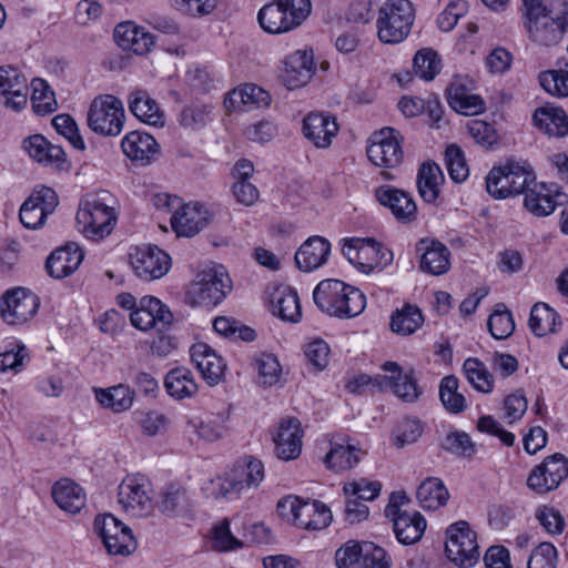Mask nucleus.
Returning <instances> with one entry per match:
<instances>
[{"label": "nucleus", "mask_w": 568, "mask_h": 568, "mask_svg": "<svg viewBox=\"0 0 568 568\" xmlns=\"http://www.w3.org/2000/svg\"><path fill=\"white\" fill-rule=\"evenodd\" d=\"M445 450L463 457H471L475 452V444L471 442L469 435L465 432H450L446 435L443 443Z\"/></svg>", "instance_id": "56"}, {"label": "nucleus", "mask_w": 568, "mask_h": 568, "mask_svg": "<svg viewBox=\"0 0 568 568\" xmlns=\"http://www.w3.org/2000/svg\"><path fill=\"white\" fill-rule=\"evenodd\" d=\"M315 73L314 55L310 50H297L283 61L281 80L290 89L306 85Z\"/></svg>", "instance_id": "18"}, {"label": "nucleus", "mask_w": 568, "mask_h": 568, "mask_svg": "<svg viewBox=\"0 0 568 568\" xmlns=\"http://www.w3.org/2000/svg\"><path fill=\"white\" fill-rule=\"evenodd\" d=\"M271 95L267 91L256 84H244L234 89L225 100L227 108L239 111H247L252 108L266 106L270 104Z\"/></svg>", "instance_id": "33"}, {"label": "nucleus", "mask_w": 568, "mask_h": 568, "mask_svg": "<svg viewBox=\"0 0 568 568\" xmlns=\"http://www.w3.org/2000/svg\"><path fill=\"white\" fill-rule=\"evenodd\" d=\"M87 120L89 128L97 134L116 136L124 125L123 103L112 94L98 95L89 106Z\"/></svg>", "instance_id": "6"}, {"label": "nucleus", "mask_w": 568, "mask_h": 568, "mask_svg": "<svg viewBox=\"0 0 568 568\" xmlns=\"http://www.w3.org/2000/svg\"><path fill=\"white\" fill-rule=\"evenodd\" d=\"M58 205V195L51 187L43 186L33 192L21 205L19 217L21 223L31 230L41 227L49 214Z\"/></svg>", "instance_id": "17"}, {"label": "nucleus", "mask_w": 568, "mask_h": 568, "mask_svg": "<svg viewBox=\"0 0 568 568\" xmlns=\"http://www.w3.org/2000/svg\"><path fill=\"white\" fill-rule=\"evenodd\" d=\"M212 111V104L195 101L182 109L178 116V121L184 129L196 131L211 122Z\"/></svg>", "instance_id": "41"}, {"label": "nucleus", "mask_w": 568, "mask_h": 568, "mask_svg": "<svg viewBox=\"0 0 568 568\" xmlns=\"http://www.w3.org/2000/svg\"><path fill=\"white\" fill-rule=\"evenodd\" d=\"M121 149L126 158L141 165H148L160 153L156 140L144 131H131L121 141Z\"/></svg>", "instance_id": "23"}, {"label": "nucleus", "mask_w": 568, "mask_h": 568, "mask_svg": "<svg viewBox=\"0 0 568 568\" xmlns=\"http://www.w3.org/2000/svg\"><path fill=\"white\" fill-rule=\"evenodd\" d=\"M111 202L112 196L108 191L87 194L80 201L77 223L88 239L100 240L112 232L116 214Z\"/></svg>", "instance_id": "2"}, {"label": "nucleus", "mask_w": 568, "mask_h": 568, "mask_svg": "<svg viewBox=\"0 0 568 568\" xmlns=\"http://www.w3.org/2000/svg\"><path fill=\"white\" fill-rule=\"evenodd\" d=\"M375 195L377 201L387 206L397 220L412 222L416 219L417 206L408 193L392 186H381L376 189Z\"/></svg>", "instance_id": "25"}, {"label": "nucleus", "mask_w": 568, "mask_h": 568, "mask_svg": "<svg viewBox=\"0 0 568 568\" xmlns=\"http://www.w3.org/2000/svg\"><path fill=\"white\" fill-rule=\"evenodd\" d=\"M358 449L352 445L331 444V449L324 458L327 468L338 473L353 468L358 464Z\"/></svg>", "instance_id": "45"}, {"label": "nucleus", "mask_w": 568, "mask_h": 568, "mask_svg": "<svg viewBox=\"0 0 568 568\" xmlns=\"http://www.w3.org/2000/svg\"><path fill=\"white\" fill-rule=\"evenodd\" d=\"M445 552L447 558L460 568L474 566L479 558L477 535L469 524L459 520L446 530Z\"/></svg>", "instance_id": "8"}, {"label": "nucleus", "mask_w": 568, "mask_h": 568, "mask_svg": "<svg viewBox=\"0 0 568 568\" xmlns=\"http://www.w3.org/2000/svg\"><path fill=\"white\" fill-rule=\"evenodd\" d=\"M568 477V458L556 453L536 466L527 478V485L537 494L556 489Z\"/></svg>", "instance_id": "14"}, {"label": "nucleus", "mask_w": 568, "mask_h": 568, "mask_svg": "<svg viewBox=\"0 0 568 568\" xmlns=\"http://www.w3.org/2000/svg\"><path fill=\"white\" fill-rule=\"evenodd\" d=\"M390 520L397 540L404 545L420 540L426 529V519L418 511L397 515Z\"/></svg>", "instance_id": "34"}, {"label": "nucleus", "mask_w": 568, "mask_h": 568, "mask_svg": "<svg viewBox=\"0 0 568 568\" xmlns=\"http://www.w3.org/2000/svg\"><path fill=\"white\" fill-rule=\"evenodd\" d=\"M212 541L213 548L220 551H230L242 547V541L232 535L226 518L212 528Z\"/></svg>", "instance_id": "59"}, {"label": "nucleus", "mask_w": 568, "mask_h": 568, "mask_svg": "<svg viewBox=\"0 0 568 568\" xmlns=\"http://www.w3.org/2000/svg\"><path fill=\"white\" fill-rule=\"evenodd\" d=\"M506 169L510 170V179L513 182V192L515 195L526 194L530 189V184L535 183V174L527 161L508 160Z\"/></svg>", "instance_id": "51"}, {"label": "nucleus", "mask_w": 568, "mask_h": 568, "mask_svg": "<svg viewBox=\"0 0 568 568\" xmlns=\"http://www.w3.org/2000/svg\"><path fill=\"white\" fill-rule=\"evenodd\" d=\"M337 132L338 124L329 115L312 112L303 120V134L316 148H328Z\"/></svg>", "instance_id": "26"}, {"label": "nucleus", "mask_w": 568, "mask_h": 568, "mask_svg": "<svg viewBox=\"0 0 568 568\" xmlns=\"http://www.w3.org/2000/svg\"><path fill=\"white\" fill-rule=\"evenodd\" d=\"M331 244L321 236L306 240L295 254L296 266L303 272H312L327 262Z\"/></svg>", "instance_id": "27"}, {"label": "nucleus", "mask_w": 568, "mask_h": 568, "mask_svg": "<svg viewBox=\"0 0 568 568\" xmlns=\"http://www.w3.org/2000/svg\"><path fill=\"white\" fill-rule=\"evenodd\" d=\"M114 41L124 51L144 55L154 45V36L132 21L119 23L113 33Z\"/></svg>", "instance_id": "24"}, {"label": "nucleus", "mask_w": 568, "mask_h": 568, "mask_svg": "<svg viewBox=\"0 0 568 568\" xmlns=\"http://www.w3.org/2000/svg\"><path fill=\"white\" fill-rule=\"evenodd\" d=\"M445 178L442 169L435 162H424L417 173V189L420 197L427 203H434L440 193Z\"/></svg>", "instance_id": "35"}, {"label": "nucleus", "mask_w": 568, "mask_h": 568, "mask_svg": "<svg viewBox=\"0 0 568 568\" xmlns=\"http://www.w3.org/2000/svg\"><path fill=\"white\" fill-rule=\"evenodd\" d=\"M381 489L382 485L379 481H368L365 478L347 483L343 487L345 496L357 497V499L366 501L374 500L378 497Z\"/></svg>", "instance_id": "60"}, {"label": "nucleus", "mask_w": 568, "mask_h": 568, "mask_svg": "<svg viewBox=\"0 0 568 568\" xmlns=\"http://www.w3.org/2000/svg\"><path fill=\"white\" fill-rule=\"evenodd\" d=\"M29 87L23 73L11 65L0 67V101L13 110L27 105Z\"/></svg>", "instance_id": "20"}, {"label": "nucleus", "mask_w": 568, "mask_h": 568, "mask_svg": "<svg viewBox=\"0 0 568 568\" xmlns=\"http://www.w3.org/2000/svg\"><path fill=\"white\" fill-rule=\"evenodd\" d=\"M52 125L59 134L68 139L74 149L80 151L85 149L84 141L72 116L69 114H58L52 119Z\"/></svg>", "instance_id": "55"}, {"label": "nucleus", "mask_w": 568, "mask_h": 568, "mask_svg": "<svg viewBox=\"0 0 568 568\" xmlns=\"http://www.w3.org/2000/svg\"><path fill=\"white\" fill-rule=\"evenodd\" d=\"M528 39L539 47L559 44L568 31V10L560 14L549 13L530 22H524Z\"/></svg>", "instance_id": "15"}, {"label": "nucleus", "mask_w": 568, "mask_h": 568, "mask_svg": "<svg viewBox=\"0 0 568 568\" xmlns=\"http://www.w3.org/2000/svg\"><path fill=\"white\" fill-rule=\"evenodd\" d=\"M97 400L114 413H122L131 408L134 400V390L128 385L119 384L106 389L95 392Z\"/></svg>", "instance_id": "39"}, {"label": "nucleus", "mask_w": 568, "mask_h": 568, "mask_svg": "<svg viewBox=\"0 0 568 568\" xmlns=\"http://www.w3.org/2000/svg\"><path fill=\"white\" fill-rule=\"evenodd\" d=\"M382 368L393 375H376L374 381L377 383L378 389H390L405 403H415L419 399L423 394V389L418 385L413 369L404 373L396 362H385Z\"/></svg>", "instance_id": "13"}, {"label": "nucleus", "mask_w": 568, "mask_h": 568, "mask_svg": "<svg viewBox=\"0 0 568 568\" xmlns=\"http://www.w3.org/2000/svg\"><path fill=\"white\" fill-rule=\"evenodd\" d=\"M560 320L558 313L546 303H536L529 317V327L536 336H545L556 331L557 321Z\"/></svg>", "instance_id": "43"}, {"label": "nucleus", "mask_w": 568, "mask_h": 568, "mask_svg": "<svg viewBox=\"0 0 568 568\" xmlns=\"http://www.w3.org/2000/svg\"><path fill=\"white\" fill-rule=\"evenodd\" d=\"M558 552L551 542L539 544L531 552L528 568H556Z\"/></svg>", "instance_id": "61"}, {"label": "nucleus", "mask_w": 568, "mask_h": 568, "mask_svg": "<svg viewBox=\"0 0 568 568\" xmlns=\"http://www.w3.org/2000/svg\"><path fill=\"white\" fill-rule=\"evenodd\" d=\"M313 300L321 311L338 317H354L364 311L366 304L358 288L339 280L320 282L313 292Z\"/></svg>", "instance_id": "1"}, {"label": "nucleus", "mask_w": 568, "mask_h": 568, "mask_svg": "<svg viewBox=\"0 0 568 568\" xmlns=\"http://www.w3.org/2000/svg\"><path fill=\"white\" fill-rule=\"evenodd\" d=\"M118 501L126 514L146 516L153 508L151 483L143 475L126 476L119 485Z\"/></svg>", "instance_id": "9"}, {"label": "nucleus", "mask_w": 568, "mask_h": 568, "mask_svg": "<svg viewBox=\"0 0 568 568\" xmlns=\"http://www.w3.org/2000/svg\"><path fill=\"white\" fill-rule=\"evenodd\" d=\"M486 190L495 199L515 196L510 170L506 169V164L490 170L486 178Z\"/></svg>", "instance_id": "48"}, {"label": "nucleus", "mask_w": 568, "mask_h": 568, "mask_svg": "<svg viewBox=\"0 0 568 568\" xmlns=\"http://www.w3.org/2000/svg\"><path fill=\"white\" fill-rule=\"evenodd\" d=\"M271 304L273 314L283 321L297 323L302 317L298 295L288 286L277 287L272 294Z\"/></svg>", "instance_id": "36"}, {"label": "nucleus", "mask_w": 568, "mask_h": 568, "mask_svg": "<svg viewBox=\"0 0 568 568\" xmlns=\"http://www.w3.org/2000/svg\"><path fill=\"white\" fill-rule=\"evenodd\" d=\"M545 184L536 185L525 194V207L538 216H547L552 213L558 204Z\"/></svg>", "instance_id": "42"}, {"label": "nucleus", "mask_w": 568, "mask_h": 568, "mask_svg": "<svg viewBox=\"0 0 568 568\" xmlns=\"http://www.w3.org/2000/svg\"><path fill=\"white\" fill-rule=\"evenodd\" d=\"M403 136L389 126L383 128L372 134L366 153L369 161L381 168L393 169L398 166L404 156L402 149Z\"/></svg>", "instance_id": "11"}, {"label": "nucleus", "mask_w": 568, "mask_h": 568, "mask_svg": "<svg viewBox=\"0 0 568 568\" xmlns=\"http://www.w3.org/2000/svg\"><path fill=\"white\" fill-rule=\"evenodd\" d=\"M160 510L169 516L187 513L191 508V499L186 489L178 485H169L161 495Z\"/></svg>", "instance_id": "40"}, {"label": "nucleus", "mask_w": 568, "mask_h": 568, "mask_svg": "<svg viewBox=\"0 0 568 568\" xmlns=\"http://www.w3.org/2000/svg\"><path fill=\"white\" fill-rule=\"evenodd\" d=\"M464 374L469 384L481 393H490L494 387V377L486 365L478 358L469 357L463 365Z\"/></svg>", "instance_id": "47"}, {"label": "nucleus", "mask_w": 568, "mask_h": 568, "mask_svg": "<svg viewBox=\"0 0 568 568\" xmlns=\"http://www.w3.org/2000/svg\"><path fill=\"white\" fill-rule=\"evenodd\" d=\"M415 73L426 81L433 80L440 70V60L432 49H422L414 57Z\"/></svg>", "instance_id": "52"}, {"label": "nucleus", "mask_w": 568, "mask_h": 568, "mask_svg": "<svg viewBox=\"0 0 568 568\" xmlns=\"http://www.w3.org/2000/svg\"><path fill=\"white\" fill-rule=\"evenodd\" d=\"M303 429L297 418L282 419L273 437L275 454L282 460H292L302 450Z\"/></svg>", "instance_id": "22"}, {"label": "nucleus", "mask_w": 568, "mask_h": 568, "mask_svg": "<svg viewBox=\"0 0 568 568\" xmlns=\"http://www.w3.org/2000/svg\"><path fill=\"white\" fill-rule=\"evenodd\" d=\"M158 207L166 206L170 211L179 207L171 217V226L178 236L192 237L209 224V212L200 203L180 206V199L169 194L156 196Z\"/></svg>", "instance_id": "7"}, {"label": "nucleus", "mask_w": 568, "mask_h": 568, "mask_svg": "<svg viewBox=\"0 0 568 568\" xmlns=\"http://www.w3.org/2000/svg\"><path fill=\"white\" fill-rule=\"evenodd\" d=\"M439 398L446 410L453 414H459L467 407L466 398L459 392V381L454 375L445 376L440 381Z\"/></svg>", "instance_id": "44"}, {"label": "nucleus", "mask_w": 568, "mask_h": 568, "mask_svg": "<svg viewBox=\"0 0 568 568\" xmlns=\"http://www.w3.org/2000/svg\"><path fill=\"white\" fill-rule=\"evenodd\" d=\"M128 103L130 112L140 121L154 126L164 124L163 112L148 91L135 89L130 93Z\"/></svg>", "instance_id": "29"}, {"label": "nucleus", "mask_w": 568, "mask_h": 568, "mask_svg": "<svg viewBox=\"0 0 568 568\" xmlns=\"http://www.w3.org/2000/svg\"><path fill=\"white\" fill-rule=\"evenodd\" d=\"M467 130L475 141L485 148L493 146L498 140V135L494 126L481 120L475 119L468 121Z\"/></svg>", "instance_id": "64"}, {"label": "nucleus", "mask_w": 568, "mask_h": 568, "mask_svg": "<svg viewBox=\"0 0 568 568\" xmlns=\"http://www.w3.org/2000/svg\"><path fill=\"white\" fill-rule=\"evenodd\" d=\"M31 103L36 113L47 114L54 111L57 101L54 92L50 89L48 83L42 79H33L31 81Z\"/></svg>", "instance_id": "50"}, {"label": "nucleus", "mask_w": 568, "mask_h": 568, "mask_svg": "<svg viewBox=\"0 0 568 568\" xmlns=\"http://www.w3.org/2000/svg\"><path fill=\"white\" fill-rule=\"evenodd\" d=\"M416 251L420 254L419 267L423 272L439 276L449 271L450 251L438 240L420 239L416 243Z\"/></svg>", "instance_id": "19"}, {"label": "nucleus", "mask_w": 568, "mask_h": 568, "mask_svg": "<svg viewBox=\"0 0 568 568\" xmlns=\"http://www.w3.org/2000/svg\"><path fill=\"white\" fill-rule=\"evenodd\" d=\"M39 306L40 298L34 293L17 287L0 298V315L9 325H23L33 318Z\"/></svg>", "instance_id": "12"}, {"label": "nucleus", "mask_w": 568, "mask_h": 568, "mask_svg": "<svg viewBox=\"0 0 568 568\" xmlns=\"http://www.w3.org/2000/svg\"><path fill=\"white\" fill-rule=\"evenodd\" d=\"M540 85L556 97H568V70H548L539 75Z\"/></svg>", "instance_id": "54"}, {"label": "nucleus", "mask_w": 568, "mask_h": 568, "mask_svg": "<svg viewBox=\"0 0 568 568\" xmlns=\"http://www.w3.org/2000/svg\"><path fill=\"white\" fill-rule=\"evenodd\" d=\"M54 503L65 513L78 514L85 506L83 489L71 479H60L52 487Z\"/></svg>", "instance_id": "32"}, {"label": "nucleus", "mask_w": 568, "mask_h": 568, "mask_svg": "<svg viewBox=\"0 0 568 568\" xmlns=\"http://www.w3.org/2000/svg\"><path fill=\"white\" fill-rule=\"evenodd\" d=\"M256 369L258 372L260 382L263 385L272 386L280 381L282 368L273 354L264 353L256 358Z\"/></svg>", "instance_id": "58"}, {"label": "nucleus", "mask_w": 568, "mask_h": 568, "mask_svg": "<svg viewBox=\"0 0 568 568\" xmlns=\"http://www.w3.org/2000/svg\"><path fill=\"white\" fill-rule=\"evenodd\" d=\"M423 433V426L417 419H404L398 424L394 433V445L402 448L415 443Z\"/></svg>", "instance_id": "62"}, {"label": "nucleus", "mask_w": 568, "mask_h": 568, "mask_svg": "<svg viewBox=\"0 0 568 568\" xmlns=\"http://www.w3.org/2000/svg\"><path fill=\"white\" fill-rule=\"evenodd\" d=\"M190 356L210 386H215L223 379L226 365L210 345L206 343L192 345Z\"/></svg>", "instance_id": "21"}, {"label": "nucleus", "mask_w": 568, "mask_h": 568, "mask_svg": "<svg viewBox=\"0 0 568 568\" xmlns=\"http://www.w3.org/2000/svg\"><path fill=\"white\" fill-rule=\"evenodd\" d=\"M82 260L83 253L81 250L68 245L50 254L45 262V270L53 278H64L79 267Z\"/></svg>", "instance_id": "31"}, {"label": "nucleus", "mask_w": 568, "mask_h": 568, "mask_svg": "<svg viewBox=\"0 0 568 568\" xmlns=\"http://www.w3.org/2000/svg\"><path fill=\"white\" fill-rule=\"evenodd\" d=\"M29 155L44 165L61 169L65 163V153L59 145L50 143L43 135L34 134L23 141Z\"/></svg>", "instance_id": "28"}, {"label": "nucleus", "mask_w": 568, "mask_h": 568, "mask_svg": "<svg viewBox=\"0 0 568 568\" xmlns=\"http://www.w3.org/2000/svg\"><path fill=\"white\" fill-rule=\"evenodd\" d=\"M445 164L450 179L460 183L465 181L469 174L468 166L462 149L455 144L447 146L445 151Z\"/></svg>", "instance_id": "53"}, {"label": "nucleus", "mask_w": 568, "mask_h": 568, "mask_svg": "<svg viewBox=\"0 0 568 568\" xmlns=\"http://www.w3.org/2000/svg\"><path fill=\"white\" fill-rule=\"evenodd\" d=\"M311 10V0H275L260 9L257 21L265 32L282 34L300 27Z\"/></svg>", "instance_id": "3"}, {"label": "nucleus", "mask_w": 568, "mask_h": 568, "mask_svg": "<svg viewBox=\"0 0 568 568\" xmlns=\"http://www.w3.org/2000/svg\"><path fill=\"white\" fill-rule=\"evenodd\" d=\"M130 262L138 277L150 282L164 276L171 267V257L158 246L138 247L130 254Z\"/></svg>", "instance_id": "16"}, {"label": "nucleus", "mask_w": 568, "mask_h": 568, "mask_svg": "<svg viewBox=\"0 0 568 568\" xmlns=\"http://www.w3.org/2000/svg\"><path fill=\"white\" fill-rule=\"evenodd\" d=\"M415 11L409 0H387L379 9L377 36L383 43L397 44L410 33Z\"/></svg>", "instance_id": "5"}, {"label": "nucleus", "mask_w": 568, "mask_h": 568, "mask_svg": "<svg viewBox=\"0 0 568 568\" xmlns=\"http://www.w3.org/2000/svg\"><path fill=\"white\" fill-rule=\"evenodd\" d=\"M487 326L496 339H505L513 334L515 322L505 304H497L496 310L488 317Z\"/></svg>", "instance_id": "49"}, {"label": "nucleus", "mask_w": 568, "mask_h": 568, "mask_svg": "<svg viewBox=\"0 0 568 568\" xmlns=\"http://www.w3.org/2000/svg\"><path fill=\"white\" fill-rule=\"evenodd\" d=\"M232 291V281L223 265L199 272L190 284L185 300L192 306L213 307Z\"/></svg>", "instance_id": "4"}, {"label": "nucleus", "mask_w": 568, "mask_h": 568, "mask_svg": "<svg viewBox=\"0 0 568 568\" xmlns=\"http://www.w3.org/2000/svg\"><path fill=\"white\" fill-rule=\"evenodd\" d=\"M94 529L101 537L109 554L126 556L136 548V541L129 526L112 514L97 516Z\"/></svg>", "instance_id": "10"}, {"label": "nucleus", "mask_w": 568, "mask_h": 568, "mask_svg": "<svg viewBox=\"0 0 568 568\" xmlns=\"http://www.w3.org/2000/svg\"><path fill=\"white\" fill-rule=\"evenodd\" d=\"M449 493L444 483L436 477L426 478L417 488L416 498L422 508L435 510L444 506Z\"/></svg>", "instance_id": "38"}, {"label": "nucleus", "mask_w": 568, "mask_h": 568, "mask_svg": "<svg viewBox=\"0 0 568 568\" xmlns=\"http://www.w3.org/2000/svg\"><path fill=\"white\" fill-rule=\"evenodd\" d=\"M164 387L168 394L176 399L190 398L199 388L193 373L186 367L171 369L164 378Z\"/></svg>", "instance_id": "37"}, {"label": "nucleus", "mask_w": 568, "mask_h": 568, "mask_svg": "<svg viewBox=\"0 0 568 568\" xmlns=\"http://www.w3.org/2000/svg\"><path fill=\"white\" fill-rule=\"evenodd\" d=\"M316 501H308L300 499L297 507V515L295 520V526L305 528L308 530H321L325 528V523L327 521V515L324 514V517L320 516L318 520H311V516L313 513H316L318 508H316Z\"/></svg>", "instance_id": "57"}, {"label": "nucleus", "mask_w": 568, "mask_h": 568, "mask_svg": "<svg viewBox=\"0 0 568 568\" xmlns=\"http://www.w3.org/2000/svg\"><path fill=\"white\" fill-rule=\"evenodd\" d=\"M536 519L550 535H560L565 529V519L554 507L541 506L535 513Z\"/></svg>", "instance_id": "63"}, {"label": "nucleus", "mask_w": 568, "mask_h": 568, "mask_svg": "<svg viewBox=\"0 0 568 568\" xmlns=\"http://www.w3.org/2000/svg\"><path fill=\"white\" fill-rule=\"evenodd\" d=\"M534 123L549 136L568 135V114L558 106L547 103L534 112Z\"/></svg>", "instance_id": "30"}, {"label": "nucleus", "mask_w": 568, "mask_h": 568, "mask_svg": "<svg viewBox=\"0 0 568 568\" xmlns=\"http://www.w3.org/2000/svg\"><path fill=\"white\" fill-rule=\"evenodd\" d=\"M423 322L424 317L420 310L415 305L408 304L392 315L390 328L397 334L410 335L419 328Z\"/></svg>", "instance_id": "46"}]
</instances>
